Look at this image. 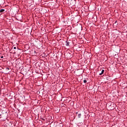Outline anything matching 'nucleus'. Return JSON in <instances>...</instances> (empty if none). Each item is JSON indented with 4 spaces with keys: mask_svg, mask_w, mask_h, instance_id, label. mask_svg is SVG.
I'll return each instance as SVG.
<instances>
[{
    "mask_svg": "<svg viewBox=\"0 0 127 127\" xmlns=\"http://www.w3.org/2000/svg\"><path fill=\"white\" fill-rule=\"evenodd\" d=\"M83 83H87V80L84 79V80H83Z\"/></svg>",
    "mask_w": 127,
    "mask_h": 127,
    "instance_id": "nucleus-5",
    "label": "nucleus"
},
{
    "mask_svg": "<svg viewBox=\"0 0 127 127\" xmlns=\"http://www.w3.org/2000/svg\"><path fill=\"white\" fill-rule=\"evenodd\" d=\"M8 70H9V68H7Z\"/></svg>",
    "mask_w": 127,
    "mask_h": 127,
    "instance_id": "nucleus-8",
    "label": "nucleus"
},
{
    "mask_svg": "<svg viewBox=\"0 0 127 127\" xmlns=\"http://www.w3.org/2000/svg\"><path fill=\"white\" fill-rule=\"evenodd\" d=\"M104 72H105V70L102 69L101 73H99L100 76H101V75H103Z\"/></svg>",
    "mask_w": 127,
    "mask_h": 127,
    "instance_id": "nucleus-2",
    "label": "nucleus"
},
{
    "mask_svg": "<svg viewBox=\"0 0 127 127\" xmlns=\"http://www.w3.org/2000/svg\"><path fill=\"white\" fill-rule=\"evenodd\" d=\"M0 58H1V59L3 58V56H1Z\"/></svg>",
    "mask_w": 127,
    "mask_h": 127,
    "instance_id": "nucleus-6",
    "label": "nucleus"
},
{
    "mask_svg": "<svg viewBox=\"0 0 127 127\" xmlns=\"http://www.w3.org/2000/svg\"><path fill=\"white\" fill-rule=\"evenodd\" d=\"M81 116H82V115L81 114V113L79 114L78 115V118H81Z\"/></svg>",
    "mask_w": 127,
    "mask_h": 127,
    "instance_id": "nucleus-4",
    "label": "nucleus"
},
{
    "mask_svg": "<svg viewBox=\"0 0 127 127\" xmlns=\"http://www.w3.org/2000/svg\"><path fill=\"white\" fill-rule=\"evenodd\" d=\"M3 11H4V9H1L0 10V12H3Z\"/></svg>",
    "mask_w": 127,
    "mask_h": 127,
    "instance_id": "nucleus-3",
    "label": "nucleus"
},
{
    "mask_svg": "<svg viewBox=\"0 0 127 127\" xmlns=\"http://www.w3.org/2000/svg\"><path fill=\"white\" fill-rule=\"evenodd\" d=\"M70 44V42L68 41L65 42V46H69V45Z\"/></svg>",
    "mask_w": 127,
    "mask_h": 127,
    "instance_id": "nucleus-1",
    "label": "nucleus"
},
{
    "mask_svg": "<svg viewBox=\"0 0 127 127\" xmlns=\"http://www.w3.org/2000/svg\"><path fill=\"white\" fill-rule=\"evenodd\" d=\"M13 49H16V47H14L13 48Z\"/></svg>",
    "mask_w": 127,
    "mask_h": 127,
    "instance_id": "nucleus-7",
    "label": "nucleus"
},
{
    "mask_svg": "<svg viewBox=\"0 0 127 127\" xmlns=\"http://www.w3.org/2000/svg\"><path fill=\"white\" fill-rule=\"evenodd\" d=\"M115 23H117V22H116Z\"/></svg>",
    "mask_w": 127,
    "mask_h": 127,
    "instance_id": "nucleus-9",
    "label": "nucleus"
}]
</instances>
